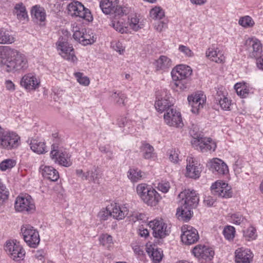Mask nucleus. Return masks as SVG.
I'll return each mask as SVG.
<instances>
[{"label": "nucleus", "instance_id": "6e6552de", "mask_svg": "<svg viewBox=\"0 0 263 263\" xmlns=\"http://www.w3.org/2000/svg\"><path fill=\"white\" fill-rule=\"evenodd\" d=\"M20 143V137L15 132L3 129L0 133V148L12 149L17 147Z\"/></svg>", "mask_w": 263, "mask_h": 263}, {"label": "nucleus", "instance_id": "dca6fc26", "mask_svg": "<svg viewBox=\"0 0 263 263\" xmlns=\"http://www.w3.org/2000/svg\"><path fill=\"white\" fill-rule=\"evenodd\" d=\"M50 157L55 163L59 164H69L72 163L71 161V155L66 151L58 149V146L52 145L50 152Z\"/></svg>", "mask_w": 263, "mask_h": 263}, {"label": "nucleus", "instance_id": "f257e3e1", "mask_svg": "<svg viewBox=\"0 0 263 263\" xmlns=\"http://www.w3.org/2000/svg\"><path fill=\"white\" fill-rule=\"evenodd\" d=\"M0 64L5 66L8 72L23 71L28 67L26 56L9 46H0Z\"/></svg>", "mask_w": 263, "mask_h": 263}, {"label": "nucleus", "instance_id": "1a4fd4ad", "mask_svg": "<svg viewBox=\"0 0 263 263\" xmlns=\"http://www.w3.org/2000/svg\"><path fill=\"white\" fill-rule=\"evenodd\" d=\"M72 31L73 39L84 46L92 44L96 41V35L90 29L80 28L76 26L73 27Z\"/></svg>", "mask_w": 263, "mask_h": 263}, {"label": "nucleus", "instance_id": "4c0bfd02", "mask_svg": "<svg viewBox=\"0 0 263 263\" xmlns=\"http://www.w3.org/2000/svg\"><path fill=\"white\" fill-rule=\"evenodd\" d=\"M257 237V230L254 227L250 226L243 230V238L246 241H253L256 239Z\"/></svg>", "mask_w": 263, "mask_h": 263}, {"label": "nucleus", "instance_id": "a19ab883", "mask_svg": "<svg viewBox=\"0 0 263 263\" xmlns=\"http://www.w3.org/2000/svg\"><path fill=\"white\" fill-rule=\"evenodd\" d=\"M209 170L219 176L227 175L229 172L228 165H210Z\"/></svg>", "mask_w": 263, "mask_h": 263}, {"label": "nucleus", "instance_id": "cd10ccee", "mask_svg": "<svg viewBox=\"0 0 263 263\" xmlns=\"http://www.w3.org/2000/svg\"><path fill=\"white\" fill-rule=\"evenodd\" d=\"M215 101L219 104L223 110H231V101L226 97L222 91H217L215 97Z\"/></svg>", "mask_w": 263, "mask_h": 263}, {"label": "nucleus", "instance_id": "6e6d98bb", "mask_svg": "<svg viewBox=\"0 0 263 263\" xmlns=\"http://www.w3.org/2000/svg\"><path fill=\"white\" fill-rule=\"evenodd\" d=\"M98 174L92 171H88L86 174H83V177L85 179L88 180L89 181H92L95 183H98Z\"/></svg>", "mask_w": 263, "mask_h": 263}, {"label": "nucleus", "instance_id": "6ab92c4d", "mask_svg": "<svg viewBox=\"0 0 263 263\" xmlns=\"http://www.w3.org/2000/svg\"><path fill=\"white\" fill-rule=\"evenodd\" d=\"M182 198L181 204L192 209L195 208L198 204L199 197L194 191L185 190L179 195Z\"/></svg>", "mask_w": 263, "mask_h": 263}, {"label": "nucleus", "instance_id": "ea45409f", "mask_svg": "<svg viewBox=\"0 0 263 263\" xmlns=\"http://www.w3.org/2000/svg\"><path fill=\"white\" fill-rule=\"evenodd\" d=\"M100 8L103 13L105 14L112 13L114 5L111 1L109 0H104L100 3Z\"/></svg>", "mask_w": 263, "mask_h": 263}, {"label": "nucleus", "instance_id": "a211bd4d", "mask_svg": "<svg viewBox=\"0 0 263 263\" xmlns=\"http://www.w3.org/2000/svg\"><path fill=\"white\" fill-rule=\"evenodd\" d=\"M111 217L117 220H123L129 213V205L127 203H110Z\"/></svg>", "mask_w": 263, "mask_h": 263}, {"label": "nucleus", "instance_id": "9b49d317", "mask_svg": "<svg viewBox=\"0 0 263 263\" xmlns=\"http://www.w3.org/2000/svg\"><path fill=\"white\" fill-rule=\"evenodd\" d=\"M56 45L58 50L60 51V54L64 59L71 62H74L77 60L73 47L68 42L66 37L60 36Z\"/></svg>", "mask_w": 263, "mask_h": 263}, {"label": "nucleus", "instance_id": "0eeeda50", "mask_svg": "<svg viewBox=\"0 0 263 263\" xmlns=\"http://www.w3.org/2000/svg\"><path fill=\"white\" fill-rule=\"evenodd\" d=\"M14 209L17 212L33 213L35 210L34 200L28 194H21L16 198Z\"/></svg>", "mask_w": 263, "mask_h": 263}, {"label": "nucleus", "instance_id": "338daca9", "mask_svg": "<svg viewBox=\"0 0 263 263\" xmlns=\"http://www.w3.org/2000/svg\"><path fill=\"white\" fill-rule=\"evenodd\" d=\"M138 234L140 236L144 237L145 238L147 237L149 235L148 230L147 229H144V228H140L139 229Z\"/></svg>", "mask_w": 263, "mask_h": 263}, {"label": "nucleus", "instance_id": "13d9d810", "mask_svg": "<svg viewBox=\"0 0 263 263\" xmlns=\"http://www.w3.org/2000/svg\"><path fill=\"white\" fill-rule=\"evenodd\" d=\"M127 217H129L130 221L135 222L138 220H142L144 217V215L142 213L134 212H132V214H130L129 216H128Z\"/></svg>", "mask_w": 263, "mask_h": 263}, {"label": "nucleus", "instance_id": "4468645a", "mask_svg": "<svg viewBox=\"0 0 263 263\" xmlns=\"http://www.w3.org/2000/svg\"><path fill=\"white\" fill-rule=\"evenodd\" d=\"M245 46L249 57L257 59L260 57L262 47L259 40L256 38H249L245 41Z\"/></svg>", "mask_w": 263, "mask_h": 263}, {"label": "nucleus", "instance_id": "412c9836", "mask_svg": "<svg viewBox=\"0 0 263 263\" xmlns=\"http://www.w3.org/2000/svg\"><path fill=\"white\" fill-rule=\"evenodd\" d=\"M164 119L165 123L171 126L181 127L183 125L180 112L174 108L164 113Z\"/></svg>", "mask_w": 263, "mask_h": 263}, {"label": "nucleus", "instance_id": "e2e57ef3", "mask_svg": "<svg viewBox=\"0 0 263 263\" xmlns=\"http://www.w3.org/2000/svg\"><path fill=\"white\" fill-rule=\"evenodd\" d=\"M100 151L104 154H106L108 157L111 158L112 156V152L110 149V147L108 145L100 146L99 147Z\"/></svg>", "mask_w": 263, "mask_h": 263}, {"label": "nucleus", "instance_id": "c9c22d12", "mask_svg": "<svg viewBox=\"0 0 263 263\" xmlns=\"http://www.w3.org/2000/svg\"><path fill=\"white\" fill-rule=\"evenodd\" d=\"M143 157L146 159H152L155 157L154 147L149 143L142 142L140 147Z\"/></svg>", "mask_w": 263, "mask_h": 263}, {"label": "nucleus", "instance_id": "5fc2aeb1", "mask_svg": "<svg viewBox=\"0 0 263 263\" xmlns=\"http://www.w3.org/2000/svg\"><path fill=\"white\" fill-rule=\"evenodd\" d=\"M75 76L78 82L80 84L87 86L89 84L90 81L89 78L86 76H84L82 73L77 72L75 73Z\"/></svg>", "mask_w": 263, "mask_h": 263}, {"label": "nucleus", "instance_id": "2f4dec72", "mask_svg": "<svg viewBox=\"0 0 263 263\" xmlns=\"http://www.w3.org/2000/svg\"><path fill=\"white\" fill-rule=\"evenodd\" d=\"M190 208L182 204L177 210L176 216L178 218L183 221H189L193 214V212Z\"/></svg>", "mask_w": 263, "mask_h": 263}, {"label": "nucleus", "instance_id": "e433bc0d", "mask_svg": "<svg viewBox=\"0 0 263 263\" xmlns=\"http://www.w3.org/2000/svg\"><path fill=\"white\" fill-rule=\"evenodd\" d=\"M201 172L200 165H186L185 175L186 177L197 179L200 177Z\"/></svg>", "mask_w": 263, "mask_h": 263}, {"label": "nucleus", "instance_id": "b1692460", "mask_svg": "<svg viewBox=\"0 0 263 263\" xmlns=\"http://www.w3.org/2000/svg\"><path fill=\"white\" fill-rule=\"evenodd\" d=\"M21 84L27 89L33 90L38 86L39 83L32 73H28L23 77Z\"/></svg>", "mask_w": 263, "mask_h": 263}, {"label": "nucleus", "instance_id": "7ed1b4c3", "mask_svg": "<svg viewBox=\"0 0 263 263\" xmlns=\"http://www.w3.org/2000/svg\"><path fill=\"white\" fill-rule=\"evenodd\" d=\"M192 73V69L187 65L181 64L174 68L171 71V75L176 87L180 90L186 88Z\"/></svg>", "mask_w": 263, "mask_h": 263}, {"label": "nucleus", "instance_id": "49530a36", "mask_svg": "<svg viewBox=\"0 0 263 263\" xmlns=\"http://www.w3.org/2000/svg\"><path fill=\"white\" fill-rule=\"evenodd\" d=\"M110 204L105 208H102L99 212L98 216L101 220H106L109 216L111 217Z\"/></svg>", "mask_w": 263, "mask_h": 263}, {"label": "nucleus", "instance_id": "58836bf2", "mask_svg": "<svg viewBox=\"0 0 263 263\" xmlns=\"http://www.w3.org/2000/svg\"><path fill=\"white\" fill-rule=\"evenodd\" d=\"M14 41V37L8 30L4 28L0 29V44H12Z\"/></svg>", "mask_w": 263, "mask_h": 263}, {"label": "nucleus", "instance_id": "774afa93", "mask_svg": "<svg viewBox=\"0 0 263 263\" xmlns=\"http://www.w3.org/2000/svg\"><path fill=\"white\" fill-rule=\"evenodd\" d=\"M257 67L263 70V55L256 59Z\"/></svg>", "mask_w": 263, "mask_h": 263}, {"label": "nucleus", "instance_id": "f03ea898", "mask_svg": "<svg viewBox=\"0 0 263 263\" xmlns=\"http://www.w3.org/2000/svg\"><path fill=\"white\" fill-rule=\"evenodd\" d=\"M192 137L191 143L193 147L201 153L214 152L217 147L216 142L211 138L204 137L194 129L190 132Z\"/></svg>", "mask_w": 263, "mask_h": 263}, {"label": "nucleus", "instance_id": "8fccbe9b", "mask_svg": "<svg viewBox=\"0 0 263 263\" xmlns=\"http://www.w3.org/2000/svg\"><path fill=\"white\" fill-rule=\"evenodd\" d=\"M111 97L114 99L116 104L118 105H124V102L126 99V97L124 93L121 92H115L111 95Z\"/></svg>", "mask_w": 263, "mask_h": 263}, {"label": "nucleus", "instance_id": "c85d7f7f", "mask_svg": "<svg viewBox=\"0 0 263 263\" xmlns=\"http://www.w3.org/2000/svg\"><path fill=\"white\" fill-rule=\"evenodd\" d=\"M13 13L16 15L17 18L20 22H23V23H24L25 22L28 21V17L27 12L25 6L22 3L15 4Z\"/></svg>", "mask_w": 263, "mask_h": 263}, {"label": "nucleus", "instance_id": "4be33fe9", "mask_svg": "<svg viewBox=\"0 0 263 263\" xmlns=\"http://www.w3.org/2000/svg\"><path fill=\"white\" fill-rule=\"evenodd\" d=\"M235 263H252L253 253L250 249L243 247L237 249L235 251Z\"/></svg>", "mask_w": 263, "mask_h": 263}, {"label": "nucleus", "instance_id": "c756f323", "mask_svg": "<svg viewBox=\"0 0 263 263\" xmlns=\"http://www.w3.org/2000/svg\"><path fill=\"white\" fill-rule=\"evenodd\" d=\"M32 17L36 23L44 22L46 20V12L44 8L40 6H33L31 11Z\"/></svg>", "mask_w": 263, "mask_h": 263}, {"label": "nucleus", "instance_id": "c03bdc74", "mask_svg": "<svg viewBox=\"0 0 263 263\" xmlns=\"http://www.w3.org/2000/svg\"><path fill=\"white\" fill-rule=\"evenodd\" d=\"M151 187V186L148 185L146 183H140L136 187V192L140 198L143 201L146 193L147 191H149V189Z\"/></svg>", "mask_w": 263, "mask_h": 263}, {"label": "nucleus", "instance_id": "9d476101", "mask_svg": "<svg viewBox=\"0 0 263 263\" xmlns=\"http://www.w3.org/2000/svg\"><path fill=\"white\" fill-rule=\"evenodd\" d=\"M67 10L69 14L72 16L79 17L88 22L92 21L90 11L78 1H73L70 3L67 6Z\"/></svg>", "mask_w": 263, "mask_h": 263}, {"label": "nucleus", "instance_id": "de8ad7c7", "mask_svg": "<svg viewBox=\"0 0 263 263\" xmlns=\"http://www.w3.org/2000/svg\"><path fill=\"white\" fill-rule=\"evenodd\" d=\"M149 15L153 19L161 20L164 16V13L160 7H155L151 10Z\"/></svg>", "mask_w": 263, "mask_h": 263}, {"label": "nucleus", "instance_id": "603ef678", "mask_svg": "<svg viewBox=\"0 0 263 263\" xmlns=\"http://www.w3.org/2000/svg\"><path fill=\"white\" fill-rule=\"evenodd\" d=\"M129 19L130 20L129 25L133 30L137 31L142 28L141 24H139V20L136 15L131 16Z\"/></svg>", "mask_w": 263, "mask_h": 263}, {"label": "nucleus", "instance_id": "72a5a7b5", "mask_svg": "<svg viewBox=\"0 0 263 263\" xmlns=\"http://www.w3.org/2000/svg\"><path fill=\"white\" fill-rule=\"evenodd\" d=\"M29 145L31 149L35 153L41 154L45 153L46 147L44 142L36 139H32Z\"/></svg>", "mask_w": 263, "mask_h": 263}, {"label": "nucleus", "instance_id": "864d4df0", "mask_svg": "<svg viewBox=\"0 0 263 263\" xmlns=\"http://www.w3.org/2000/svg\"><path fill=\"white\" fill-rule=\"evenodd\" d=\"M171 187L170 183L167 181H161L157 185V189L163 193H166L168 192Z\"/></svg>", "mask_w": 263, "mask_h": 263}, {"label": "nucleus", "instance_id": "3c124183", "mask_svg": "<svg viewBox=\"0 0 263 263\" xmlns=\"http://www.w3.org/2000/svg\"><path fill=\"white\" fill-rule=\"evenodd\" d=\"M234 88L237 94L242 98L246 97L249 94V90L246 88L245 85L237 83L235 85Z\"/></svg>", "mask_w": 263, "mask_h": 263}, {"label": "nucleus", "instance_id": "7c9ffc66", "mask_svg": "<svg viewBox=\"0 0 263 263\" xmlns=\"http://www.w3.org/2000/svg\"><path fill=\"white\" fill-rule=\"evenodd\" d=\"M117 31L123 34L127 33L128 24L125 20L122 17L115 18L111 21L110 25Z\"/></svg>", "mask_w": 263, "mask_h": 263}, {"label": "nucleus", "instance_id": "09e8293b", "mask_svg": "<svg viewBox=\"0 0 263 263\" xmlns=\"http://www.w3.org/2000/svg\"><path fill=\"white\" fill-rule=\"evenodd\" d=\"M238 23L245 28L252 27L254 25V22L250 16L247 15L240 18Z\"/></svg>", "mask_w": 263, "mask_h": 263}, {"label": "nucleus", "instance_id": "423d86ee", "mask_svg": "<svg viewBox=\"0 0 263 263\" xmlns=\"http://www.w3.org/2000/svg\"><path fill=\"white\" fill-rule=\"evenodd\" d=\"M21 234L27 245L31 248H36L40 242L39 231L29 224L22 225Z\"/></svg>", "mask_w": 263, "mask_h": 263}, {"label": "nucleus", "instance_id": "a18cd8bd", "mask_svg": "<svg viewBox=\"0 0 263 263\" xmlns=\"http://www.w3.org/2000/svg\"><path fill=\"white\" fill-rule=\"evenodd\" d=\"M235 229L231 226H226L222 232L224 238L229 241L233 240L235 237Z\"/></svg>", "mask_w": 263, "mask_h": 263}, {"label": "nucleus", "instance_id": "473e14b6", "mask_svg": "<svg viewBox=\"0 0 263 263\" xmlns=\"http://www.w3.org/2000/svg\"><path fill=\"white\" fill-rule=\"evenodd\" d=\"M145 173L138 167H130L127 172V176L132 182H137L144 178Z\"/></svg>", "mask_w": 263, "mask_h": 263}, {"label": "nucleus", "instance_id": "a878e982", "mask_svg": "<svg viewBox=\"0 0 263 263\" xmlns=\"http://www.w3.org/2000/svg\"><path fill=\"white\" fill-rule=\"evenodd\" d=\"M156 71H166L172 66V60L167 57L161 55L154 62Z\"/></svg>", "mask_w": 263, "mask_h": 263}, {"label": "nucleus", "instance_id": "39448f33", "mask_svg": "<svg viewBox=\"0 0 263 263\" xmlns=\"http://www.w3.org/2000/svg\"><path fill=\"white\" fill-rule=\"evenodd\" d=\"M4 249L12 260L19 261L23 260L26 251L21 242L16 239H9L6 241Z\"/></svg>", "mask_w": 263, "mask_h": 263}, {"label": "nucleus", "instance_id": "2eb2a0df", "mask_svg": "<svg viewBox=\"0 0 263 263\" xmlns=\"http://www.w3.org/2000/svg\"><path fill=\"white\" fill-rule=\"evenodd\" d=\"M192 253L199 259L205 261L211 260L214 255V251L208 246L199 244L192 250Z\"/></svg>", "mask_w": 263, "mask_h": 263}, {"label": "nucleus", "instance_id": "052dcab7", "mask_svg": "<svg viewBox=\"0 0 263 263\" xmlns=\"http://www.w3.org/2000/svg\"><path fill=\"white\" fill-rule=\"evenodd\" d=\"M133 249L136 254L139 256L143 255V247L137 243L132 245Z\"/></svg>", "mask_w": 263, "mask_h": 263}, {"label": "nucleus", "instance_id": "5701e85b", "mask_svg": "<svg viewBox=\"0 0 263 263\" xmlns=\"http://www.w3.org/2000/svg\"><path fill=\"white\" fill-rule=\"evenodd\" d=\"M161 199L160 195L151 186L143 200V201L148 205L156 206Z\"/></svg>", "mask_w": 263, "mask_h": 263}, {"label": "nucleus", "instance_id": "f8f14e48", "mask_svg": "<svg viewBox=\"0 0 263 263\" xmlns=\"http://www.w3.org/2000/svg\"><path fill=\"white\" fill-rule=\"evenodd\" d=\"M173 98L167 91L164 90L160 95L157 93L155 107L158 111L160 113L167 112L173 108Z\"/></svg>", "mask_w": 263, "mask_h": 263}, {"label": "nucleus", "instance_id": "69168bd1", "mask_svg": "<svg viewBox=\"0 0 263 263\" xmlns=\"http://www.w3.org/2000/svg\"><path fill=\"white\" fill-rule=\"evenodd\" d=\"M125 10L123 9V8L119 6H117L115 7L114 5V8L112 12V13H114L115 15V16H122L125 13Z\"/></svg>", "mask_w": 263, "mask_h": 263}, {"label": "nucleus", "instance_id": "bb28decb", "mask_svg": "<svg viewBox=\"0 0 263 263\" xmlns=\"http://www.w3.org/2000/svg\"><path fill=\"white\" fill-rule=\"evenodd\" d=\"M40 170L43 176L47 179L55 181L59 178L58 172L51 165H41Z\"/></svg>", "mask_w": 263, "mask_h": 263}, {"label": "nucleus", "instance_id": "aec40b11", "mask_svg": "<svg viewBox=\"0 0 263 263\" xmlns=\"http://www.w3.org/2000/svg\"><path fill=\"white\" fill-rule=\"evenodd\" d=\"M189 105L191 107V111L194 114H198L199 110L203 108L205 103V96L201 93L191 95L187 97Z\"/></svg>", "mask_w": 263, "mask_h": 263}, {"label": "nucleus", "instance_id": "ddd939ff", "mask_svg": "<svg viewBox=\"0 0 263 263\" xmlns=\"http://www.w3.org/2000/svg\"><path fill=\"white\" fill-rule=\"evenodd\" d=\"M181 240L185 245H192L198 241L199 235L198 231L193 227L184 224L181 228Z\"/></svg>", "mask_w": 263, "mask_h": 263}, {"label": "nucleus", "instance_id": "0e129e2a", "mask_svg": "<svg viewBox=\"0 0 263 263\" xmlns=\"http://www.w3.org/2000/svg\"><path fill=\"white\" fill-rule=\"evenodd\" d=\"M118 124L120 127H123L124 128L127 127L128 129L130 128V125L132 124L131 122H128L126 121V118H121L118 121ZM126 129L124 128V130H125Z\"/></svg>", "mask_w": 263, "mask_h": 263}, {"label": "nucleus", "instance_id": "f3484780", "mask_svg": "<svg viewBox=\"0 0 263 263\" xmlns=\"http://www.w3.org/2000/svg\"><path fill=\"white\" fill-rule=\"evenodd\" d=\"M212 192L216 196L223 198L232 197V192L231 187L227 183L218 180L213 183L211 186Z\"/></svg>", "mask_w": 263, "mask_h": 263}, {"label": "nucleus", "instance_id": "393cba45", "mask_svg": "<svg viewBox=\"0 0 263 263\" xmlns=\"http://www.w3.org/2000/svg\"><path fill=\"white\" fill-rule=\"evenodd\" d=\"M146 251L147 254L155 263L159 262L163 256L162 251L156 247L152 243H147L146 245Z\"/></svg>", "mask_w": 263, "mask_h": 263}, {"label": "nucleus", "instance_id": "20e7f679", "mask_svg": "<svg viewBox=\"0 0 263 263\" xmlns=\"http://www.w3.org/2000/svg\"><path fill=\"white\" fill-rule=\"evenodd\" d=\"M147 225L152 229V235L155 238L163 239L171 233V224L161 217L149 221Z\"/></svg>", "mask_w": 263, "mask_h": 263}, {"label": "nucleus", "instance_id": "79ce46f5", "mask_svg": "<svg viewBox=\"0 0 263 263\" xmlns=\"http://www.w3.org/2000/svg\"><path fill=\"white\" fill-rule=\"evenodd\" d=\"M228 217L230 222L237 225H239L247 221V219L239 212L229 214Z\"/></svg>", "mask_w": 263, "mask_h": 263}, {"label": "nucleus", "instance_id": "4d7b16f0", "mask_svg": "<svg viewBox=\"0 0 263 263\" xmlns=\"http://www.w3.org/2000/svg\"><path fill=\"white\" fill-rule=\"evenodd\" d=\"M168 158L171 162L175 163L178 161V154L175 149H171L167 151Z\"/></svg>", "mask_w": 263, "mask_h": 263}, {"label": "nucleus", "instance_id": "f704fd0d", "mask_svg": "<svg viewBox=\"0 0 263 263\" xmlns=\"http://www.w3.org/2000/svg\"><path fill=\"white\" fill-rule=\"evenodd\" d=\"M206 57L211 61L218 63H222L225 60L224 57L221 53H220L219 51L217 52L214 48H209L206 51Z\"/></svg>", "mask_w": 263, "mask_h": 263}, {"label": "nucleus", "instance_id": "bf43d9fd", "mask_svg": "<svg viewBox=\"0 0 263 263\" xmlns=\"http://www.w3.org/2000/svg\"><path fill=\"white\" fill-rule=\"evenodd\" d=\"M178 49L181 52L183 53L187 57H191L193 55V52L187 46L182 45H180Z\"/></svg>", "mask_w": 263, "mask_h": 263}, {"label": "nucleus", "instance_id": "680f3d73", "mask_svg": "<svg viewBox=\"0 0 263 263\" xmlns=\"http://www.w3.org/2000/svg\"><path fill=\"white\" fill-rule=\"evenodd\" d=\"M9 197V192L6 189H3V190H0V204H3Z\"/></svg>", "mask_w": 263, "mask_h": 263}, {"label": "nucleus", "instance_id": "37998d69", "mask_svg": "<svg viewBox=\"0 0 263 263\" xmlns=\"http://www.w3.org/2000/svg\"><path fill=\"white\" fill-rule=\"evenodd\" d=\"M100 243L105 248L109 249L113 245L112 237L107 234H101L99 239Z\"/></svg>", "mask_w": 263, "mask_h": 263}]
</instances>
